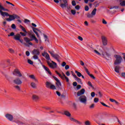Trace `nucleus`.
Masks as SVG:
<instances>
[{"label": "nucleus", "instance_id": "obj_1", "mask_svg": "<svg viewBox=\"0 0 125 125\" xmlns=\"http://www.w3.org/2000/svg\"><path fill=\"white\" fill-rule=\"evenodd\" d=\"M0 14L2 17H9V18L6 19V21L8 22H11V21H13L15 19H20V17L16 14L9 15L8 13L3 12L1 10H0Z\"/></svg>", "mask_w": 125, "mask_h": 125}, {"label": "nucleus", "instance_id": "obj_2", "mask_svg": "<svg viewBox=\"0 0 125 125\" xmlns=\"http://www.w3.org/2000/svg\"><path fill=\"white\" fill-rule=\"evenodd\" d=\"M28 37L29 38H30V39H29L27 37L24 38V41L27 43H28L29 42H33V41H35L36 43H39V40H38L37 37H36V36L35 35V34L33 33L32 31L28 33Z\"/></svg>", "mask_w": 125, "mask_h": 125}, {"label": "nucleus", "instance_id": "obj_3", "mask_svg": "<svg viewBox=\"0 0 125 125\" xmlns=\"http://www.w3.org/2000/svg\"><path fill=\"white\" fill-rule=\"evenodd\" d=\"M114 57L115 60L114 61V65H119L122 63L123 61V58L119 55H115Z\"/></svg>", "mask_w": 125, "mask_h": 125}, {"label": "nucleus", "instance_id": "obj_4", "mask_svg": "<svg viewBox=\"0 0 125 125\" xmlns=\"http://www.w3.org/2000/svg\"><path fill=\"white\" fill-rule=\"evenodd\" d=\"M59 1L62 8H66V7H68V0H59Z\"/></svg>", "mask_w": 125, "mask_h": 125}, {"label": "nucleus", "instance_id": "obj_5", "mask_svg": "<svg viewBox=\"0 0 125 125\" xmlns=\"http://www.w3.org/2000/svg\"><path fill=\"white\" fill-rule=\"evenodd\" d=\"M52 63H51L49 61H47V63L49 66L50 68H52V69H54V68H56L57 67V63L53 61H51Z\"/></svg>", "mask_w": 125, "mask_h": 125}, {"label": "nucleus", "instance_id": "obj_6", "mask_svg": "<svg viewBox=\"0 0 125 125\" xmlns=\"http://www.w3.org/2000/svg\"><path fill=\"white\" fill-rule=\"evenodd\" d=\"M13 75H14V76H16V77H19V78L22 77V74L18 69H16L14 70L13 72Z\"/></svg>", "mask_w": 125, "mask_h": 125}, {"label": "nucleus", "instance_id": "obj_7", "mask_svg": "<svg viewBox=\"0 0 125 125\" xmlns=\"http://www.w3.org/2000/svg\"><path fill=\"white\" fill-rule=\"evenodd\" d=\"M79 99L81 103H83V104H86L87 99L86 96L85 95H82L80 96Z\"/></svg>", "mask_w": 125, "mask_h": 125}, {"label": "nucleus", "instance_id": "obj_8", "mask_svg": "<svg viewBox=\"0 0 125 125\" xmlns=\"http://www.w3.org/2000/svg\"><path fill=\"white\" fill-rule=\"evenodd\" d=\"M14 83L17 84L18 85H20L22 84V81L21 80L20 78L19 77L16 78L13 80Z\"/></svg>", "mask_w": 125, "mask_h": 125}, {"label": "nucleus", "instance_id": "obj_9", "mask_svg": "<svg viewBox=\"0 0 125 125\" xmlns=\"http://www.w3.org/2000/svg\"><path fill=\"white\" fill-rule=\"evenodd\" d=\"M56 86L57 88V90H61V89H62V84L60 80L56 81Z\"/></svg>", "mask_w": 125, "mask_h": 125}, {"label": "nucleus", "instance_id": "obj_10", "mask_svg": "<svg viewBox=\"0 0 125 125\" xmlns=\"http://www.w3.org/2000/svg\"><path fill=\"white\" fill-rule=\"evenodd\" d=\"M48 52L50 53L51 56L53 57V58H55V59H56V60L60 59V56H59L58 54H54V52H51V51H48Z\"/></svg>", "mask_w": 125, "mask_h": 125}, {"label": "nucleus", "instance_id": "obj_11", "mask_svg": "<svg viewBox=\"0 0 125 125\" xmlns=\"http://www.w3.org/2000/svg\"><path fill=\"white\" fill-rule=\"evenodd\" d=\"M102 42L103 45H107L108 41L107 40V38H106V37L104 36H102Z\"/></svg>", "mask_w": 125, "mask_h": 125}, {"label": "nucleus", "instance_id": "obj_12", "mask_svg": "<svg viewBox=\"0 0 125 125\" xmlns=\"http://www.w3.org/2000/svg\"><path fill=\"white\" fill-rule=\"evenodd\" d=\"M5 118H6V119H7V120H8L9 121H10V122H11L13 120V115L10 114H6L5 115Z\"/></svg>", "mask_w": 125, "mask_h": 125}, {"label": "nucleus", "instance_id": "obj_13", "mask_svg": "<svg viewBox=\"0 0 125 125\" xmlns=\"http://www.w3.org/2000/svg\"><path fill=\"white\" fill-rule=\"evenodd\" d=\"M32 54H33V55H40L41 52H40L39 49H34L32 52Z\"/></svg>", "mask_w": 125, "mask_h": 125}, {"label": "nucleus", "instance_id": "obj_14", "mask_svg": "<svg viewBox=\"0 0 125 125\" xmlns=\"http://www.w3.org/2000/svg\"><path fill=\"white\" fill-rule=\"evenodd\" d=\"M102 55L104 58H105V59H107V58H106V56L109 58L111 56V54H110L107 52H105V53L104 52H103L102 53Z\"/></svg>", "mask_w": 125, "mask_h": 125}, {"label": "nucleus", "instance_id": "obj_15", "mask_svg": "<svg viewBox=\"0 0 125 125\" xmlns=\"http://www.w3.org/2000/svg\"><path fill=\"white\" fill-rule=\"evenodd\" d=\"M43 68L44 69L46 72H47L48 74L50 75V76H52V74L51 73V72H50V70H49V69L47 68V67L45 66V65H42Z\"/></svg>", "mask_w": 125, "mask_h": 125}, {"label": "nucleus", "instance_id": "obj_16", "mask_svg": "<svg viewBox=\"0 0 125 125\" xmlns=\"http://www.w3.org/2000/svg\"><path fill=\"white\" fill-rule=\"evenodd\" d=\"M44 54H46L45 56V59H46L47 61H51V60L50 59V57H49V55L46 53V52H44Z\"/></svg>", "mask_w": 125, "mask_h": 125}, {"label": "nucleus", "instance_id": "obj_17", "mask_svg": "<svg viewBox=\"0 0 125 125\" xmlns=\"http://www.w3.org/2000/svg\"><path fill=\"white\" fill-rule=\"evenodd\" d=\"M21 38V35L19 34H17L16 35L14 36V39L16 40V41H20V39Z\"/></svg>", "mask_w": 125, "mask_h": 125}, {"label": "nucleus", "instance_id": "obj_18", "mask_svg": "<svg viewBox=\"0 0 125 125\" xmlns=\"http://www.w3.org/2000/svg\"><path fill=\"white\" fill-rule=\"evenodd\" d=\"M75 79H76V81L79 83L80 84H83V82H82V79H80L79 77H77V76H75Z\"/></svg>", "mask_w": 125, "mask_h": 125}, {"label": "nucleus", "instance_id": "obj_19", "mask_svg": "<svg viewBox=\"0 0 125 125\" xmlns=\"http://www.w3.org/2000/svg\"><path fill=\"white\" fill-rule=\"evenodd\" d=\"M0 10H3V11H9V10L7 9L4 8L3 6H2V5H1V3L0 2Z\"/></svg>", "mask_w": 125, "mask_h": 125}, {"label": "nucleus", "instance_id": "obj_20", "mask_svg": "<svg viewBox=\"0 0 125 125\" xmlns=\"http://www.w3.org/2000/svg\"><path fill=\"white\" fill-rule=\"evenodd\" d=\"M32 30L34 32V33H35V34H36L37 38H38V39H41V37L40 36V35H39V33H38V32L32 27Z\"/></svg>", "mask_w": 125, "mask_h": 125}, {"label": "nucleus", "instance_id": "obj_21", "mask_svg": "<svg viewBox=\"0 0 125 125\" xmlns=\"http://www.w3.org/2000/svg\"><path fill=\"white\" fill-rule=\"evenodd\" d=\"M62 115H65L67 117H71V113L68 111H64V114L62 113Z\"/></svg>", "mask_w": 125, "mask_h": 125}, {"label": "nucleus", "instance_id": "obj_22", "mask_svg": "<svg viewBox=\"0 0 125 125\" xmlns=\"http://www.w3.org/2000/svg\"><path fill=\"white\" fill-rule=\"evenodd\" d=\"M115 72L119 74L120 73V66H116L114 69Z\"/></svg>", "mask_w": 125, "mask_h": 125}, {"label": "nucleus", "instance_id": "obj_23", "mask_svg": "<svg viewBox=\"0 0 125 125\" xmlns=\"http://www.w3.org/2000/svg\"><path fill=\"white\" fill-rule=\"evenodd\" d=\"M14 122V123H15L16 124H17L18 125H24V123H23V122H21L20 121L17 120V121H15Z\"/></svg>", "mask_w": 125, "mask_h": 125}, {"label": "nucleus", "instance_id": "obj_24", "mask_svg": "<svg viewBox=\"0 0 125 125\" xmlns=\"http://www.w3.org/2000/svg\"><path fill=\"white\" fill-rule=\"evenodd\" d=\"M32 99L35 101H37V100H39V97L36 95H33L32 96Z\"/></svg>", "mask_w": 125, "mask_h": 125}, {"label": "nucleus", "instance_id": "obj_25", "mask_svg": "<svg viewBox=\"0 0 125 125\" xmlns=\"http://www.w3.org/2000/svg\"><path fill=\"white\" fill-rule=\"evenodd\" d=\"M31 86L33 88H37V84H36V83L32 82L31 83Z\"/></svg>", "mask_w": 125, "mask_h": 125}, {"label": "nucleus", "instance_id": "obj_26", "mask_svg": "<svg viewBox=\"0 0 125 125\" xmlns=\"http://www.w3.org/2000/svg\"><path fill=\"white\" fill-rule=\"evenodd\" d=\"M20 28H21V29L22 30V31L23 32H24V33H25L26 34H27V31L26 30V29H25V28H24V27H23V26L20 25Z\"/></svg>", "mask_w": 125, "mask_h": 125}, {"label": "nucleus", "instance_id": "obj_27", "mask_svg": "<svg viewBox=\"0 0 125 125\" xmlns=\"http://www.w3.org/2000/svg\"><path fill=\"white\" fill-rule=\"evenodd\" d=\"M97 9L96 8H94L92 12H91V14L92 15H93V16H94L96 14V11H97Z\"/></svg>", "mask_w": 125, "mask_h": 125}, {"label": "nucleus", "instance_id": "obj_28", "mask_svg": "<svg viewBox=\"0 0 125 125\" xmlns=\"http://www.w3.org/2000/svg\"><path fill=\"white\" fill-rule=\"evenodd\" d=\"M50 88L51 89H57V87H56V86L54 85V84H52L50 86Z\"/></svg>", "mask_w": 125, "mask_h": 125}, {"label": "nucleus", "instance_id": "obj_29", "mask_svg": "<svg viewBox=\"0 0 125 125\" xmlns=\"http://www.w3.org/2000/svg\"><path fill=\"white\" fill-rule=\"evenodd\" d=\"M50 85H51V83L48 82L46 83V87L47 88L50 87Z\"/></svg>", "mask_w": 125, "mask_h": 125}, {"label": "nucleus", "instance_id": "obj_30", "mask_svg": "<svg viewBox=\"0 0 125 125\" xmlns=\"http://www.w3.org/2000/svg\"><path fill=\"white\" fill-rule=\"evenodd\" d=\"M29 78H30L31 79H33V80H35V82H38V80L36 79V78L35 77V76L34 75H30Z\"/></svg>", "mask_w": 125, "mask_h": 125}, {"label": "nucleus", "instance_id": "obj_31", "mask_svg": "<svg viewBox=\"0 0 125 125\" xmlns=\"http://www.w3.org/2000/svg\"><path fill=\"white\" fill-rule=\"evenodd\" d=\"M75 73L77 74L78 77L80 78V77H82V73L81 72L78 71H75Z\"/></svg>", "mask_w": 125, "mask_h": 125}, {"label": "nucleus", "instance_id": "obj_32", "mask_svg": "<svg viewBox=\"0 0 125 125\" xmlns=\"http://www.w3.org/2000/svg\"><path fill=\"white\" fill-rule=\"evenodd\" d=\"M87 84L88 85H89V86H90V87H91L92 88H94V87H93V85H92V83H91V82H90V81L88 82Z\"/></svg>", "mask_w": 125, "mask_h": 125}, {"label": "nucleus", "instance_id": "obj_33", "mask_svg": "<svg viewBox=\"0 0 125 125\" xmlns=\"http://www.w3.org/2000/svg\"><path fill=\"white\" fill-rule=\"evenodd\" d=\"M87 17L88 18H93V15L88 13L87 15Z\"/></svg>", "mask_w": 125, "mask_h": 125}, {"label": "nucleus", "instance_id": "obj_34", "mask_svg": "<svg viewBox=\"0 0 125 125\" xmlns=\"http://www.w3.org/2000/svg\"><path fill=\"white\" fill-rule=\"evenodd\" d=\"M27 62L28 64H30V65H33L34 64V62L32 61V60L28 59L27 60Z\"/></svg>", "mask_w": 125, "mask_h": 125}, {"label": "nucleus", "instance_id": "obj_35", "mask_svg": "<svg viewBox=\"0 0 125 125\" xmlns=\"http://www.w3.org/2000/svg\"><path fill=\"white\" fill-rule=\"evenodd\" d=\"M39 55H34L33 57V59H34L35 60H38L39 59Z\"/></svg>", "mask_w": 125, "mask_h": 125}, {"label": "nucleus", "instance_id": "obj_36", "mask_svg": "<svg viewBox=\"0 0 125 125\" xmlns=\"http://www.w3.org/2000/svg\"><path fill=\"white\" fill-rule=\"evenodd\" d=\"M5 78L7 80V81H10V80H11V77L8 75H5Z\"/></svg>", "mask_w": 125, "mask_h": 125}, {"label": "nucleus", "instance_id": "obj_37", "mask_svg": "<svg viewBox=\"0 0 125 125\" xmlns=\"http://www.w3.org/2000/svg\"><path fill=\"white\" fill-rule=\"evenodd\" d=\"M43 36L45 42H48V38H47V36H46L45 34H43Z\"/></svg>", "mask_w": 125, "mask_h": 125}, {"label": "nucleus", "instance_id": "obj_38", "mask_svg": "<svg viewBox=\"0 0 125 125\" xmlns=\"http://www.w3.org/2000/svg\"><path fill=\"white\" fill-rule=\"evenodd\" d=\"M84 70H85L86 73L87 74V75H88V76H89L90 74V72H89V71H88V69H87V68L85 67Z\"/></svg>", "mask_w": 125, "mask_h": 125}, {"label": "nucleus", "instance_id": "obj_39", "mask_svg": "<svg viewBox=\"0 0 125 125\" xmlns=\"http://www.w3.org/2000/svg\"><path fill=\"white\" fill-rule=\"evenodd\" d=\"M101 104L103 105V106H104V107H107L108 108H110V106L107 105V104H105L104 103L100 102Z\"/></svg>", "mask_w": 125, "mask_h": 125}, {"label": "nucleus", "instance_id": "obj_40", "mask_svg": "<svg viewBox=\"0 0 125 125\" xmlns=\"http://www.w3.org/2000/svg\"><path fill=\"white\" fill-rule=\"evenodd\" d=\"M79 91H80V92L82 93V94L83 95V94H84V92H85V90L84 88H83Z\"/></svg>", "mask_w": 125, "mask_h": 125}, {"label": "nucleus", "instance_id": "obj_41", "mask_svg": "<svg viewBox=\"0 0 125 125\" xmlns=\"http://www.w3.org/2000/svg\"><path fill=\"white\" fill-rule=\"evenodd\" d=\"M0 66H1V67H2V68H6V67H7V66L5 65V64L4 63H0Z\"/></svg>", "mask_w": 125, "mask_h": 125}, {"label": "nucleus", "instance_id": "obj_42", "mask_svg": "<svg viewBox=\"0 0 125 125\" xmlns=\"http://www.w3.org/2000/svg\"><path fill=\"white\" fill-rule=\"evenodd\" d=\"M56 73L59 76V77H60V78H61V79H63V78L62 77V75L59 73V72H58V71H56Z\"/></svg>", "mask_w": 125, "mask_h": 125}, {"label": "nucleus", "instance_id": "obj_43", "mask_svg": "<svg viewBox=\"0 0 125 125\" xmlns=\"http://www.w3.org/2000/svg\"><path fill=\"white\" fill-rule=\"evenodd\" d=\"M84 124L85 125H91V124H90V122H89V121H85Z\"/></svg>", "mask_w": 125, "mask_h": 125}, {"label": "nucleus", "instance_id": "obj_44", "mask_svg": "<svg viewBox=\"0 0 125 125\" xmlns=\"http://www.w3.org/2000/svg\"><path fill=\"white\" fill-rule=\"evenodd\" d=\"M83 95L82 94V93L80 91H78L77 92V96H82Z\"/></svg>", "mask_w": 125, "mask_h": 125}, {"label": "nucleus", "instance_id": "obj_45", "mask_svg": "<svg viewBox=\"0 0 125 125\" xmlns=\"http://www.w3.org/2000/svg\"><path fill=\"white\" fill-rule=\"evenodd\" d=\"M9 51L10 52V53H14L15 52L14 50L12 48H9Z\"/></svg>", "mask_w": 125, "mask_h": 125}, {"label": "nucleus", "instance_id": "obj_46", "mask_svg": "<svg viewBox=\"0 0 125 125\" xmlns=\"http://www.w3.org/2000/svg\"><path fill=\"white\" fill-rule=\"evenodd\" d=\"M11 28H12V29L15 30V29H16V25H15V24H12L11 25Z\"/></svg>", "mask_w": 125, "mask_h": 125}, {"label": "nucleus", "instance_id": "obj_47", "mask_svg": "<svg viewBox=\"0 0 125 125\" xmlns=\"http://www.w3.org/2000/svg\"><path fill=\"white\" fill-rule=\"evenodd\" d=\"M74 123H76V124H78V125H82V122H80V121L75 120V121H74Z\"/></svg>", "mask_w": 125, "mask_h": 125}, {"label": "nucleus", "instance_id": "obj_48", "mask_svg": "<svg viewBox=\"0 0 125 125\" xmlns=\"http://www.w3.org/2000/svg\"><path fill=\"white\" fill-rule=\"evenodd\" d=\"M84 9L85 11H88V10H89V8L88 7V6H85L84 7Z\"/></svg>", "mask_w": 125, "mask_h": 125}, {"label": "nucleus", "instance_id": "obj_49", "mask_svg": "<svg viewBox=\"0 0 125 125\" xmlns=\"http://www.w3.org/2000/svg\"><path fill=\"white\" fill-rule=\"evenodd\" d=\"M94 52H95V53H96V54H97L98 55L101 56V54H100V53H99V52H98L97 50H94Z\"/></svg>", "mask_w": 125, "mask_h": 125}, {"label": "nucleus", "instance_id": "obj_50", "mask_svg": "<svg viewBox=\"0 0 125 125\" xmlns=\"http://www.w3.org/2000/svg\"><path fill=\"white\" fill-rule=\"evenodd\" d=\"M98 101H99V99L97 98H95L94 99V102H95V103H97V102H98Z\"/></svg>", "mask_w": 125, "mask_h": 125}, {"label": "nucleus", "instance_id": "obj_51", "mask_svg": "<svg viewBox=\"0 0 125 125\" xmlns=\"http://www.w3.org/2000/svg\"><path fill=\"white\" fill-rule=\"evenodd\" d=\"M72 5L73 6H75V5H77V3H76V1L75 0H73V1H72Z\"/></svg>", "mask_w": 125, "mask_h": 125}, {"label": "nucleus", "instance_id": "obj_52", "mask_svg": "<svg viewBox=\"0 0 125 125\" xmlns=\"http://www.w3.org/2000/svg\"><path fill=\"white\" fill-rule=\"evenodd\" d=\"M15 88H16L18 90H21L20 86L19 85L15 86Z\"/></svg>", "mask_w": 125, "mask_h": 125}, {"label": "nucleus", "instance_id": "obj_53", "mask_svg": "<svg viewBox=\"0 0 125 125\" xmlns=\"http://www.w3.org/2000/svg\"><path fill=\"white\" fill-rule=\"evenodd\" d=\"M33 28L35 29L37 32H39V33H40V34H42V31L40 30L39 29L35 27H32Z\"/></svg>", "mask_w": 125, "mask_h": 125}, {"label": "nucleus", "instance_id": "obj_54", "mask_svg": "<svg viewBox=\"0 0 125 125\" xmlns=\"http://www.w3.org/2000/svg\"><path fill=\"white\" fill-rule=\"evenodd\" d=\"M81 88H82V85H77V90H79V89H81Z\"/></svg>", "mask_w": 125, "mask_h": 125}, {"label": "nucleus", "instance_id": "obj_55", "mask_svg": "<svg viewBox=\"0 0 125 125\" xmlns=\"http://www.w3.org/2000/svg\"><path fill=\"white\" fill-rule=\"evenodd\" d=\"M30 20H28V19H25V20H24V23H30Z\"/></svg>", "mask_w": 125, "mask_h": 125}, {"label": "nucleus", "instance_id": "obj_56", "mask_svg": "<svg viewBox=\"0 0 125 125\" xmlns=\"http://www.w3.org/2000/svg\"><path fill=\"white\" fill-rule=\"evenodd\" d=\"M89 77H90V78H91V79H93V80H95V77H94V76H93V75L92 74H90Z\"/></svg>", "mask_w": 125, "mask_h": 125}, {"label": "nucleus", "instance_id": "obj_57", "mask_svg": "<svg viewBox=\"0 0 125 125\" xmlns=\"http://www.w3.org/2000/svg\"><path fill=\"white\" fill-rule=\"evenodd\" d=\"M71 13L73 15H75L76 14V10H71Z\"/></svg>", "mask_w": 125, "mask_h": 125}, {"label": "nucleus", "instance_id": "obj_58", "mask_svg": "<svg viewBox=\"0 0 125 125\" xmlns=\"http://www.w3.org/2000/svg\"><path fill=\"white\" fill-rule=\"evenodd\" d=\"M91 97H94L95 96V93L94 92H92L91 93Z\"/></svg>", "mask_w": 125, "mask_h": 125}, {"label": "nucleus", "instance_id": "obj_59", "mask_svg": "<svg viewBox=\"0 0 125 125\" xmlns=\"http://www.w3.org/2000/svg\"><path fill=\"white\" fill-rule=\"evenodd\" d=\"M20 34H21V36H22V37H26V34H25V33H23V32H21L20 33Z\"/></svg>", "mask_w": 125, "mask_h": 125}, {"label": "nucleus", "instance_id": "obj_60", "mask_svg": "<svg viewBox=\"0 0 125 125\" xmlns=\"http://www.w3.org/2000/svg\"><path fill=\"white\" fill-rule=\"evenodd\" d=\"M80 8V5H78L75 6V9H77V10H79Z\"/></svg>", "mask_w": 125, "mask_h": 125}, {"label": "nucleus", "instance_id": "obj_61", "mask_svg": "<svg viewBox=\"0 0 125 125\" xmlns=\"http://www.w3.org/2000/svg\"><path fill=\"white\" fill-rule=\"evenodd\" d=\"M73 86H77L78 85V83L76 82H74L73 83Z\"/></svg>", "mask_w": 125, "mask_h": 125}, {"label": "nucleus", "instance_id": "obj_62", "mask_svg": "<svg viewBox=\"0 0 125 125\" xmlns=\"http://www.w3.org/2000/svg\"><path fill=\"white\" fill-rule=\"evenodd\" d=\"M25 54H26V56H30V52H29L28 51H27L25 52Z\"/></svg>", "mask_w": 125, "mask_h": 125}, {"label": "nucleus", "instance_id": "obj_63", "mask_svg": "<svg viewBox=\"0 0 125 125\" xmlns=\"http://www.w3.org/2000/svg\"><path fill=\"white\" fill-rule=\"evenodd\" d=\"M69 68H70V66H69V65H65V70H68Z\"/></svg>", "mask_w": 125, "mask_h": 125}, {"label": "nucleus", "instance_id": "obj_64", "mask_svg": "<svg viewBox=\"0 0 125 125\" xmlns=\"http://www.w3.org/2000/svg\"><path fill=\"white\" fill-rule=\"evenodd\" d=\"M121 75H122V77H123V78H125V72L122 73Z\"/></svg>", "mask_w": 125, "mask_h": 125}]
</instances>
